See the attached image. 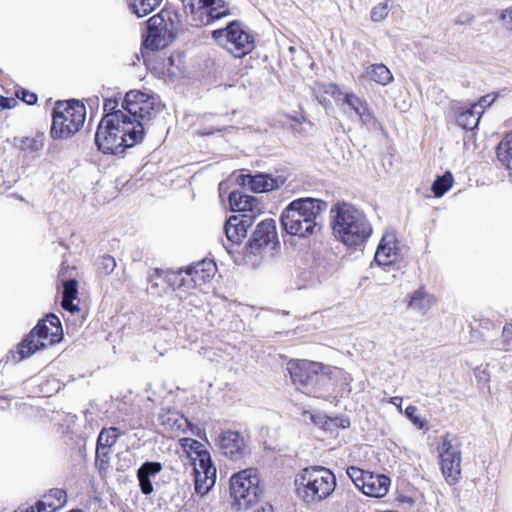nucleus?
Wrapping results in <instances>:
<instances>
[{"mask_svg":"<svg viewBox=\"0 0 512 512\" xmlns=\"http://www.w3.org/2000/svg\"><path fill=\"white\" fill-rule=\"evenodd\" d=\"M143 137L142 122L123 120L120 114H108L102 117L97 127L95 144L104 154H119L140 143Z\"/></svg>","mask_w":512,"mask_h":512,"instance_id":"f257e3e1","label":"nucleus"},{"mask_svg":"<svg viewBox=\"0 0 512 512\" xmlns=\"http://www.w3.org/2000/svg\"><path fill=\"white\" fill-rule=\"evenodd\" d=\"M327 203L316 198H300L292 201L282 212L283 230L298 237H308L321 228L322 215Z\"/></svg>","mask_w":512,"mask_h":512,"instance_id":"f03ea898","label":"nucleus"},{"mask_svg":"<svg viewBox=\"0 0 512 512\" xmlns=\"http://www.w3.org/2000/svg\"><path fill=\"white\" fill-rule=\"evenodd\" d=\"M334 236L349 247L364 244L372 234L365 214L350 203H336L331 208Z\"/></svg>","mask_w":512,"mask_h":512,"instance_id":"7ed1b4c3","label":"nucleus"},{"mask_svg":"<svg viewBox=\"0 0 512 512\" xmlns=\"http://www.w3.org/2000/svg\"><path fill=\"white\" fill-rule=\"evenodd\" d=\"M336 488V476L323 466L302 469L295 477V491L307 506L314 507L329 498Z\"/></svg>","mask_w":512,"mask_h":512,"instance_id":"20e7f679","label":"nucleus"},{"mask_svg":"<svg viewBox=\"0 0 512 512\" xmlns=\"http://www.w3.org/2000/svg\"><path fill=\"white\" fill-rule=\"evenodd\" d=\"M63 335L62 326L59 318L54 314H49L46 318L38 322L29 335L23 339L16 352L11 356L14 362H19L37 350L53 345L61 341Z\"/></svg>","mask_w":512,"mask_h":512,"instance_id":"39448f33","label":"nucleus"},{"mask_svg":"<svg viewBox=\"0 0 512 512\" xmlns=\"http://www.w3.org/2000/svg\"><path fill=\"white\" fill-rule=\"evenodd\" d=\"M86 118L84 104L77 100L57 102L52 113L51 137L68 139L83 126Z\"/></svg>","mask_w":512,"mask_h":512,"instance_id":"423d86ee","label":"nucleus"},{"mask_svg":"<svg viewBox=\"0 0 512 512\" xmlns=\"http://www.w3.org/2000/svg\"><path fill=\"white\" fill-rule=\"evenodd\" d=\"M181 26L177 11L165 8L147 21V35L144 40L146 48L159 50L167 47L175 38Z\"/></svg>","mask_w":512,"mask_h":512,"instance_id":"0eeeda50","label":"nucleus"},{"mask_svg":"<svg viewBox=\"0 0 512 512\" xmlns=\"http://www.w3.org/2000/svg\"><path fill=\"white\" fill-rule=\"evenodd\" d=\"M212 38L236 58L246 56L255 47L254 36L237 20L231 21L224 28L213 30Z\"/></svg>","mask_w":512,"mask_h":512,"instance_id":"6e6552de","label":"nucleus"},{"mask_svg":"<svg viewBox=\"0 0 512 512\" xmlns=\"http://www.w3.org/2000/svg\"><path fill=\"white\" fill-rule=\"evenodd\" d=\"M259 475L256 469L248 468L234 474L230 479V494L237 510L247 509L257 503L260 495Z\"/></svg>","mask_w":512,"mask_h":512,"instance_id":"1a4fd4ad","label":"nucleus"},{"mask_svg":"<svg viewBox=\"0 0 512 512\" xmlns=\"http://www.w3.org/2000/svg\"><path fill=\"white\" fill-rule=\"evenodd\" d=\"M188 9L192 25L206 26L231 14L226 0H180Z\"/></svg>","mask_w":512,"mask_h":512,"instance_id":"9d476101","label":"nucleus"},{"mask_svg":"<svg viewBox=\"0 0 512 512\" xmlns=\"http://www.w3.org/2000/svg\"><path fill=\"white\" fill-rule=\"evenodd\" d=\"M322 364L308 360L290 361L288 371L296 388L306 395L318 397L316 385L324 379L320 375Z\"/></svg>","mask_w":512,"mask_h":512,"instance_id":"9b49d317","label":"nucleus"},{"mask_svg":"<svg viewBox=\"0 0 512 512\" xmlns=\"http://www.w3.org/2000/svg\"><path fill=\"white\" fill-rule=\"evenodd\" d=\"M121 107L126 110L132 121L142 122L144 128L145 121L160 109L154 96L136 90L126 93Z\"/></svg>","mask_w":512,"mask_h":512,"instance_id":"f8f14e48","label":"nucleus"},{"mask_svg":"<svg viewBox=\"0 0 512 512\" xmlns=\"http://www.w3.org/2000/svg\"><path fill=\"white\" fill-rule=\"evenodd\" d=\"M278 244L275 220L267 218L257 224L245 249L247 254L257 256L267 250H274Z\"/></svg>","mask_w":512,"mask_h":512,"instance_id":"ddd939ff","label":"nucleus"},{"mask_svg":"<svg viewBox=\"0 0 512 512\" xmlns=\"http://www.w3.org/2000/svg\"><path fill=\"white\" fill-rule=\"evenodd\" d=\"M438 450L442 474L449 485H455L461 475V451L448 434L442 438Z\"/></svg>","mask_w":512,"mask_h":512,"instance_id":"4468645a","label":"nucleus"},{"mask_svg":"<svg viewBox=\"0 0 512 512\" xmlns=\"http://www.w3.org/2000/svg\"><path fill=\"white\" fill-rule=\"evenodd\" d=\"M193 460L194 489L204 496L214 486L216 481V468L213 466L211 456L206 450H200Z\"/></svg>","mask_w":512,"mask_h":512,"instance_id":"2eb2a0df","label":"nucleus"},{"mask_svg":"<svg viewBox=\"0 0 512 512\" xmlns=\"http://www.w3.org/2000/svg\"><path fill=\"white\" fill-rule=\"evenodd\" d=\"M216 272V264L212 260L199 261L185 270H179L176 273H181L178 279L179 288H195L207 283Z\"/></svg>","mask_w":512,"mask_h":512,"instance_id":"dca6fc26","label":"nucleus"},{"mask_svg":"<svg viewBox=\"0 0 512 512\" xmlns=\"http://www.w3.org/2000/svg\"><path fill=\"white\" fill-rule=\"evenodd\" d=\"M216 446L221 454L232 460L241 459L246 452L244 439L237 431L221 432L216 439Z\"/></svg>","mask_w":512,"mask_h":512,"instance_id":"f3484780","label":"nucleus"},{"mask_svg":"<svg viewBox=\"0 0 512 512\" xmlns=\"http://www.w3.org/2000/svg\"><path fill=\"white\" fill-rule=\"evenodd\" d=\"M237 182L249 187L255 193H265L280 188L285 183V179L281 176L272 177L263 173L241 174L237 177Z\"/></svg>","mask_w":512,"mask_h":512,"instance_id":"a211bd4d","label":"nucleus"},{"mask_svg":"<svg viewBox=\"0 0 512 512\" xmlns=\"http://www.w3.org/2000/svg\"><path fill=\"white\" fill-rule=\"evenodd\" d=\"M181 273L154 269L148 278V292L154 296H161L168 286L179 288L178 279Z\"/></svg>","mask_w":512,"mask_h":512,"instance_id":"6ab92c4d","label":"nucleus"},{"mask_svg":"<svg viewBox=\"0 0 512 512\" xmlns=\"http://www.w3.org/2000/svg\"><path fill=\"white\" fill-rule=\"evenodd\" d=\"M252 224V217L248 214L233 215L225 224L226 238L232 244H240Z\"/></svg>","mask_w":512,"mask_h":512,"instance_id":"aec40b11","label":"nucleus"},{"mask_svg":"<svg viewBox=\"0 0 512 512\" xmlns=\"http://www.w3.org/2000/svg\"><path fill=\"white\" fill-rule=\"evenodd\" d=\"M228 199L233 211L250 213L248 215L252 219L262 211V205L258 198L244 194L241 191H232Z\"/></svg>","mask_w":512,"mask_h":512,"instance_id":"412c9836","label":"nucleus"},{"mask_svg":"<svg viewBox=\"0 0 512 512\" xmlns=\"http://www.w3.org/2000/svg\"><path fill=\"white\" fill-rule=\"evenodd\" d=\"M399 249L396 246V239L393 234H385L375 253V262L379 266H390L398 258Z\"/></svg>","mask_w":512,"mask_h":512,"instance_id":"4be33fe9","label":"nucleus"},{"mask_svg":"<svg viewBox=\"0 0 512 512\" xmlns=\"http://www.w3.org/2000/svg\"><path fill=\"white\" fill-rule=\"evenodd\" d=\"M390 478L383 474H375L370 472L366 481L362 483V492L370 497H384L390 487Z\"/></svg>","mask_w":512,"mask_h":512,"instance_id":"5701e85b","label":"nucleus"},{"mask_svg":"<svg viewBox=\"0 0 512 512\" xmlns=\"http://www.w3.org/2000/svg\"><path fill=\"white\" fill-rule=\"evenodd\" d=\"M343 101L355 112L365 126L374 127L376 125V119L369 110L366 101L354 93L343 94Z\"/></svg>","mask_w":512,"mask_h":512,"instance_id":"b1692460","label":"nucleus"},{"mask_svg":"<svg viewBox=\"0 0 512 512\" xmlns=\"http://www.w3.org/2000/svg\"><path fill=\"white\" fill-rule=\"evenodd\" d=\"M161 471L162 464L160 462L147 461L138 468L137 478L139 481L140 490L143 494L150 495L153 492L151 477L156 476Z\"/></svg>","mask_w":512,"mask_h":512,"instance_id":"393cba45","label":"nucleus"},{"mask_svg":"<svg viewBox=\"0 0 512 512\" xmlns=\"http://www.w3.org/2000/svg\"><path fill=\"white\" fill-rule=\"evenodd\" d=\"M67 496L62 489H51L35 504L37 512H55L66 503Z\"/></svg>","mask_w":512,"mask_h":512,"instance_id":"a878e982","label":"nucleus"},{"mask_svg":"<svg viewBox=\"0 0 512 512\" xmlns=\"http://www.w3.org/2000/svg\"><path fill=\"white\" fill-rule=\"evenodd\" d=\"M434 302V297L426 293L424 287H420L411 295L408 306L421 314H425Z\"/></svg>","mask_w":512,"mask_h":512,"instance_id":"bb28decb","label":"nucleus"},{"mask_svg":"<svg viewBox=\"0 0 512 512\" xmlns=\"http://www.w3.org/2000/svg\"><path fill=\"white\" fill-rule=\"evenodd\" d=\"M365 76L380 85H387L393 80L391 71L384 64H372L366 68Z\"/></svg>","mask_w":512,"mask_h":512,"instance_id":"cd10ccee","label":"nucleus"},{"mask_svg":"<svg viewBox=\"0 0 512 512\" xmlns=\"http://www.w3.org/2000/svg\"><path fill=\"white\" fill-rule=\"evenodd\" d=\"M482 110H478L477 107H470L465 111H462L457 116V124L466 130L475 129L480 121Z\"/></svg>","mask_w":512,"mask_h":512,"instance_id":"c85d7f7f","label":"nucleus"},{"mask_svg":"<svg viewBox=\"0 0 512 512\" xmlns=\"http://www.w3.org/2000/svg\"><path fill=\"white\" fill-rule=\"evenodd\" d=\"M497 158L507 169H512V132L498 144Z\"/></svg>","mask_w":512,"mask_h":512,"instance_id":"c756f323","label":"nucleus"},{"mask_svg":"<svg viewBox=\"0 0 512 512\" xmlns=\"http://www.w3.org/2000/svg\"><path fill=\"white\" fill-rule=\"evenodd\" d=\"M162 0H129L131 11L138 17H144L153 12Z\"/></svg>","mask_w":512,"mask_h":512,"instance_id":"7c9ffc66","label":"nucleus"},{"mask_svg":"<svg viewBox=\"0 0 512 512\" xmlns=\"http://www.w3.org/2000/svg\"><path fill=\"white\" fill-rule=\"evenodd\" d=\"M161 423L173 432L185 431L188 425V420L178 413L169 412L160 417Z\"/></svg>","mask_w":512,"mask_h":512,"instance_id":"2f4dec72","label":"nucleus"},{"mask_svg":"<svg viewBox=\"0 0 512 512\" xmlns=\"http://www.w3.org/2000/svg\"><path fill=\"white\" fill-rule=\"evenodd\" d=\"M44 147V136L43 134L36 135L34 137H24L20 140V150L28 153H38Z\"/></svg>","mask_w":512,"mask_h":512,"instance_id":"473e14b6","label":"nucleus"},{"mask_svg":"<svg viewBox=\"0 0 512 512\" xmlns=\"http://www.w3.org/2000/svg\"><path fill=\"white\" fill-rule=\"evenodd\" d=\"M453 177L450 172L445 173L442 176L437 177V179L432 184V191L436 197L443 196L452 186Z\"/></svg>","mask_w":512,"mask_h":512,"instance_id":"72a5a7b5","label":"nucleus"},{"mask_svg":"<svg viewBox=\"0 0 512 512\" xmlns=\"http://www.w3.org/2000/svg\"><path fill=\"white\" fill-rule=\"evenodd\" d=\"M119 433L117 428L110 427L103 429L97 439V445L111 448L117 441Z\"/></svg>","mask_w":512,"mask_h":512,"instance_id":"f704fd0d","label":"nucleus"},{"mask_svg":"<svg viewBox=\"0 0 512 512\" xmlns=\"http://www.w3.org/2000/svg\"><path fill=\"white\" fill-rule=\"evenodd\" d=\"M121 97L107 98L104 101L103 110L105 112L104 115L108 114H120L123 116V120H132L124 108L119 109V102Z\"/></svg>","mask_w":512,"mask_h":512,"instance_id":"c9c22d12","label":"nucleus"},{"mask_svg":"<svg viewBox=\"0 0 512 512\" xmlns=\"http://www.w3.org/2000/svg\"><path fill=\"white\" fill-rule=\"evenodd\" d=\"M391 0H384L375 5L370 12V19L373 22H381L386 19L390 12Z\"/></svg>","mask_w":512,"mask_h":512,"instance_id":"e433bc0d","label":"nucleus"},{"mask_svg":"<svg viewBox=\"0 0 512 512\" xmlns=\"http://www.w3.org/2000/svg\"><path fill=\"white\" fill-rule=\"evenodd\" d=\"M347 475L349 476V478L352 480V482L355 484V486L359 489V490H362V483L364 481H366L368 475H369V471H364L358 467H355V466H351V467H348L347 468Z\"/></svg>","mask_w":512,"mask_h":512,"instance_id":"4c0bfd02","label":"nucleus"},{"mask_svg":"<svg viewBox=\"0 0 512 512\" xmlns=\"http://www.w3.org/2000/svg\"><path fill=\"white\" fill-rule=\"evenodd\" d=\"M418 408L414 405H409L405 411V416L413 423L415 427L418 429H424L426 427V420L422 419L419 415H417Z\"/></svg>","mask_w":512,"mask_h":512,"instance_id":"58836bf2","label":"nucleus"},{"mask_svg":"<svg viewBox=\"0 0 512 512\" xmlns=\"http://www.w3.org/2000/svg\"><path fill=\"white\" fill-rule=\"evenodd\" d=\"M77 293V281L75 279H68L63 281L62 298L75 299Z\"/></svg>","mask_w":512,"mask_h":512,"instance_id":"ea45409f","label":"nucleus"},{"mask_svg":"<svg viewBox=\"0 0 512 512\" xmlns=\"http://www.w3.org/2000/svg\"><path fill=\"white\" fill-rule=\"evenodd\" d=\"M110 448L98 446L96 447V464L102 469L109 462Z\"/></svg>","mask_w":512,"mask_h":512,"instance_id":"a19ab883","label":"nucleus"},{"mask_svg":"<svg viewBox=\"0 0 512 512\" xmlns=\"http://www.w3.org/2000/svg\"><path fill=\"white\" fill-rule=\"evenodd\" d=\"M100 267L106 274H110L116 267L115 259L110 255H105L100 260Z\"/></svg>","mask_w":512,"mask_h":512,"instance_id":"79ce46f5","label":"nucleus"},{"mask_svg":"<svg viewBox=\"0 0 512 512\" xmlns=\"http://www.w3.org/2000/svg\"><path fill=\"white\" fill-rule=\"evenodd\" d=\"M500 20L506 30L512 31V6L504 9L501 12Z\"/></svg>","mask_w":512,"mask_h":512,"instance_id":"37998d69","label":"nucleus"},{"mask_svg":"<svg viewBox=\"0 0 512 512\" xmlns=\"http://www.w3.org/2000/svg\"><path fill=\"white\" fill-rule=\"evenodd\" d=\"M494 100H495V97H493L491 95H485L480 98L478 103L473 104L472 107H477V109L482 110V113H483L484 109L491 106L492 103L494 102Z\"/></svg>","mask_w":512,"mask_h":512,"instance_id":"c03bdc74","label":"nucleus"},{"mask_svg":"<svg viewBox=\"0 0 512 512\" xmlns=\"http://www.w3.org/2000/svg\"><path fill=\"white\" fill-rule=\"evenodd\" d=\"M19 97L28 105H33L37 101V95L26 90H22Z\"/></svg>","mask_w":512,"mask_h":512,"instance_id":"a18cd8bd","label":"nucleus"},{"mask_svg":"<svg viewBox=\"0 0 512 512\" xmlns=\"http://www.w3.org/2000/svg\"><path fill=\"white\" fill-rule=\"evenodd\" d=\"M73 298H62L61 305L62 307L70 312L78 311L77 305L73 304Z\"/></svg>","mask_w":512,"mask_h":512,"instance_id":"49530a36","label":"nucleus"},{"mask_svg":"<svg viewBox=\"0 0 512 512\" xmlns=\"http://www.w3.org/2000/svg\"><path fill=\"white\" fill-rule=\"evenodd\" d=\"M16 104V100L13 98H7L0 95V110L10 109Z\"/></svg>","mask_w":512,"mask_h":512,"instance_id":"de8ad7c7","label":"nucleus"},{"mask_svg":"<svg viewBox=\"0 0 512 512\" xmlns=\"http://www.w3.org/2000/svg\"><path fill=\"white\" fill-rule=\"evenodd\" d=\"M473 20V15L470 13H462L455 19V24L465 25L471 23Z\"/></svg>","mask_w":512,"mask_h":512,"instance_id":"09e8293b","label":"nucleus"},{"mask_svg":"<svg viewBox=\"0 0 512 512\" xmlns=\"http://www.w3.org/2000/svg\"><path fill=\"white\" fill-rule=\"evenodd\" d=\"M502 337L504 338V342L508 343V341L512 338V324L506 323L502 330Z\"/></svg>","mask_w":512,"mask_h":512,"instance_id":"8fccbe9b","label":"nucleus"},{"mask_svg":"<svg viewBox=\"0 0 512 512\" xmlns=\"http://www.w3.org/2000/svg\"><path fill=\"white\" fill-rule=\"evenodd\" d=\"M389 403L396 406L399 411H402V398L399 396H394L389 399Z\"/></svg>","mask_w":512,"mask_h":512,"instance_id":"3c124183","label":"nucleus"},{"mask_svg":"<svg viewBox=\"0 0 512 512\" xmlns=\"http://www.w3.org/2000/svg\"><path fill=\"white\" fill-rule=\"evenodd\" d=\"M15 512H37V510L34 508V506H29L26 508H18Z\"/></svg>","mask_w":512,"mask_h":512,"instance_id":"603ef678","label":"nucleus"},{"mask_svg":"<svg viewBox=\"0 0 512 512\" xmlns=\"http://www.w3.org/2000/svg\"><path fill=\"white\" fill-rule=\"evenodd\" d=\"M328 87H329V90H325L326 93L331 92L332 94H335L336 91H339L338 86H336L334 84H330Z\"/></svg>","mask_w":512,"mask_h":512,"instance_id":"864d4df0","label":"nucleus"},{"mask_svg":"<svg viewBox=\"0 0 512 512\" xmlns=\"http://www.w3.org/2000/svg\"><path fill=\"white\" fill-rule=\"evenodd\" d=\"M341 426L343 428L349 427L350 426V421L348 419L342 420Z\"/></svg>","mask_w":512,"mask_h":512,"instance_id":"5fc2aeb1","label":"nucleus"},{"mask_svg":"<svg viewBox=\"0 0 512 512\" xmlns=\"http://www.w3.org/2000/svg\"><path fill=\"white\" fill-rule=\"evenodd\" d=\"M254 512H271V509L270 508H261Z\"/></svg>","mask_w":512,"mask_h":512,"instance_id":"6e6d98bb","label":"nucleus"},{"mask_svg":"<svg viewBox=\"0 0 512 512\" xmlns=\"http://www.w3.org/2000/svg\"><path fill=\"white\" fill-rule=\"evenodd\" d=\"M200 445H201V444H200L198 441H193V444H192L191 448H194V447H196V446L198 447V446H200Z\"/></svg>","mask_w":512,"mask_h":512,"instance_id":"4d7b16f0","label":"nucleus"}]
</instances>
